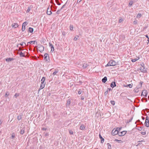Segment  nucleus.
I'll list each match as a JSON object with an SVG mask.
<instances>
[{"mask_svg":"<svg viewBox=\"0 0 149 149\" xmlns=\"http://www.w3.org/2000/svg\"><path fill=\"white\" fill-rule=\"evenodd\" d=\"M45 80V78L44 77H42V79L41 80V83L43 84H45L44 83Z\"/></svg>","mask_w":149,"mask_h":149,"instance_id":"obj_17","label":"nucleus"},{"mask_svg":"<svg viewBox=\"0 0 149 149\" xmlns=\"http://www.w3.org/2000/svg\"><path fill=\"white\" fill-rule=\"evenodd\" d=\"M1 121L0 120V125L1 124Z\"/></svg>","mask_w":149,"mask_h":149,"instance_id":"obj_63","label":"nucleus"},{"mask_svg":"<svg viewBox=\"0 0 149 149\" xmlns=\"http://www.w3.org/2000/svg\"><path fill=\"white\" fill-rule=\"evenodd\" d=\"M77 36V37H75V38H74V40H75V41H76V40H77V38H78V37H79V36Z\"/></svg>","mask_w":149,"mask_h":149,"instance_id":"obj_46","label":"nucleus"},{"mask_svg":"<svg viewBox=\"0 0 149 149\" xmlns=\"http://www.w3.org/2000/svg\"><path fill=\"white\" fill-rule=\"evenodd\" d=\"M142 118L143 120H144L145 119V118L143 117H142Z\"/></svg>","mask_w":149,"mask_h":149,"instance_id":"obj_60","label":"nucleus"},{"mask_svg":"<svg viewBox=\"0 0 149 149\" xmlns=\"http://www.w3.org/2000/svg\"><path fill=\"white\" fill-rule=\"evenodd\" d=\"M139 59V58L138 57L136 58H135L134 59H132V61L133 62H134L138 60Z\"/></svg>","mask_w":149,"mask_h":149,"instance_id":"obj_24","label":"nucleus"},{"mask_svg":"<svg viewBox=\"0 0 149 149\" xmlns=\"http://www.w3.org/2000/svg\"><path fill=\"white\" fill-rule=\"evenodd\" d=\"M47 129L46 128H42V130H46Z\"/></svg>","mask_w":149,"mask_h":149,"instance_id":"obj_53","label":"nucleus"},{"mask_svg":"<svg viewBox=\"0 0 149 149\" xmlns=\"http://www.w3.org/2000/svg\"><path fill=\"white\" fill-rule=\"evenodd\" d=\"M146 38H149L148 36L147 35H146Z\"/></svg>","mask_w":149,"mask_h":149,"instance_id":"obj_57","label":"nucleus"},{"mask_svg":"<svg viewBox=\"0 0 149 149\" xmlns=\"http://www.w3.org/2000/svg\"><path fill=\"white\" fill-rule=\"evenodd\" d=\"M140 83H141V86L142 84V83H141V82H140Z\"/></svg>","mask_w":149,"mask_h":149,"instance_id":"obj_62","label":"nucleus"},{"mask_svg":"<svg viewBox=\"0 0 149 149\" xmlns=\"http://www.w3.org/2000/svg\"><path fill=\"white\" fill-rule=\"evenodd\" d=\"M38 48L39 49L38 50L40 52H42L44 50V47L41 45H40L38 47Z\"/></svg>","mask_w":149,"mask_h":149,"instance_id":"obj_7","label":"nucleus"},{"mask_svg":"<svg viewBox=\"0 0 149 149\" xmlns=\"http://www.w3.org/2000/svg\"><path fill=\"white\" fill-rule=\"evenodd\" d=\"M88 65L87 63H84L83 65V68L84 69H85L87 67Z\"/></svg>","mask_w":149,"mask_h":149,"instance_id":"obj_16","label":"nucleus"},{"mask_svg":"<svg viewBox=\"0 0 149 149\" xmlns=\"http://www.w3.org/2000/svg\"><path fill=\"white\" fill-rule=\"evenodd\" d=\"M116 62L113 60L110 61L108 63L105 65V67H107L109 66H114L116 65Z\"/></svg>","mask_w":149,"mask_h":149,"instance_id":"obj_1","label":"nucleus"},{"mask_svg":"<svg viewBox=\"0 0 149 149\" xmlns=\"http://www.w3.org/2000/svg\"><path fill=\"white\" fill-rule=\"evenodd\" d=\"M61 9L58 10L56 12V14L57 15L59 14L60 13V12L61 11Z\"/></svg>","mask_w":149,"mask_h":149,"instance_id":"obj_39","label":"nucleus"},{"mask_svg":"<svg viewBox=\"0 0 149 149\" xmlns=\"http://www.w3.org/2000/svg\"><path fill=\"white\" fill-rule=\"evenodd\" d=\"M31 10V8L30 7L28 8V9L26 11L27 13H29V12Z\"/></svg>","mask_w":149,"mask_h":149,"instance_id":"obj_38","label":"nucleus"},{"mask_svg":"<svg viewBox=\"0 0 149 149\" xmlns=\"http://www.w3.org/2000/svg\"><path fill=\"white\" fill-rule=\"evenodd\" d=\"M141 134L143 135H145L146 134V132H141Z\"/></svg>","mask_w":149,"mask_h":149,"instance_id":"obj_42","label":"nucleus"},{"mask_svg":"<svg viewBox=\"0 0 149 149\" xmlns=\"http://www.w3.org/2000/svg\"><path fill=\"white\" fill-rule=\"evenodd\" d=\"M81 93V91L79 90L78 92V93L79 94H80Z\"/></svg>","mask_w":149,"mask_h":149,"instance_id":"obj_51","label":"nucleus"},{"mask_svg":"<svg viewBox=\"0 0 149 149\" xmlns=\"http://www.w3.org/2000/svg\"><path fill=\"white\" fill-rule=\"evenodd\" d=\"M148 42H149V38H148Z\"/></svg>","mask_w":149,"mask_h":149,"instance_id":"obj_64","label":"nucleus"},{"mask_svg":"<svg viewBox=\"0 0 149 149\" xmlns=\"http://www.w3.org/2000/svg\"><path fill=\"white\" fill-rule=\"evenodd\" d=\"M134 91L135 93H137L139 92V90L138 88H136L134 90Z\"/></svg>","mask_w":149,"mask_h":149,"instance_id":"obj_21","label":"nucleus"},{"mask_svg":"<svg viewBox=\"0 0 149 149\" xmlns=\"http://www.w3.org/2000/svg\"><path fill=\"white\" fill-rule=\"evenodd\" d=\"M25 26H22V31H24L25 30Z\"/></svg>","mask_w":149,"mask_h":149,"instance_id":"obj_37","label":"nucleus"},{"mask_svg":"<svg viewBox=\"0 0 149 149\" xmlns=\"http://www.w3.org/2000/svg\"><path fill=\"white\" fill-rule=\"evenodd\" d=\"M144 125L145 126L147 127H149V121L148 116H147L146 117V121L144 123Z\"/></svg>","mask_w":149,"mask_h":149,"instance_id":"obj_3","label":"nucleus"},{"mask_svg":"<svg viewBox=\"0 0 149 149\" xmlns=\"http://www.w3.org/2000/svg\"><path fill=\"white\" fill-rule=\"evenodd\" d=\"M44 60L47 62H49V55L47 54H45L44 55Z\"/></svg>","mask_w":149,"mask_h":149,"instance_id":"obj_4","label":"nucleus"},{"mask_svg":"<svg viewBox=\"0 0 149 149\" xmlns=\"http://www.w3.org/2000/svg\"><path fill=\"white\" fill-rule=\"evenodd\" d=\"M58 72V70H55V71L53 73V75L54 76Z\"/></svg>","mask_w":149,"mask_h":149,"instance_id":"obj_22","label":"nucleus"},{"mask_svg":"<svg viewBox=\"0 0 149 149\" xmlns=\"http://www.w3.org/2000/svg\"><path fill=\"white\" fill-rule=\"evenodd\" d=\"M45 84H41L40 86L39 90L42 89L45 87Z\"/></svg>","mask_w":149,"mask_h":149,"instance_id":"obj_14","label":"nucleus"},{"mask_svg":"<svg viewBox=\"0 0 149 149\" xmlns=\"http://www.w3.org/2000/svg\"><path fill=\"white\" fill-rule=\"evenodd\" d=\"M32 42H33V44H35L36 42V41H31L28 43V45L29 43L31 44Z\"/></svg>","mask_w":149,"mask_h":149,"instance_id":"obj_31","label":"nucleus"},{"mask_svg":"<svg viewBox=\"0 0 149 149\" xmlns=\"http://www.w3.org/2000/svg\"><path fill=\"white\" fill-rule=\"evenodd\" d=\"M147 93H148L147 91L146 90H144L142 91L141 95V96H143L146 97L147 96Z\"/></svg>","mask_w":149,"mask_h":149,"instance_id":"obj_5","label":"nucleus"},{"mask_svg":"<svg viewBox=\"0 0 149 149\" xmlns=\"http://www.w3.org/2000/svg\"><path fill=\"white\" fill-rule=\"evenodd\" d=\"M67 2H66L65 4L62 6V7L61 8V10H62V9L64 8L66 6V4H67Z\"/></svg>","mask_w":149,"mask_h":149,"instance_id":"obj_34","label":"nucleus"},{"mask_svg":"<svg viewBox=\"0 0 149 149\" xmlns=\"http://www.w3.org/2000/svg\"><path fill=\"white\" fill-rule=\"evenodd\" d=\"M137 21L136 20H134L133 21V24H137Z\"/></svg>","mask_w":149,"mask_h":149,"instance_id":"obj_50","label":"nucleus"},{"mask_svg":"<svg viewBox=\"0 0 149 149\" xmlns=\"http://www.w3.org/2000/svg\"><path fill=\"white\" fill-rule=\"evenodd\" d=\"M143 129V127H141L139 128L138 129V130L139 131H141Z\"/></svg>","mask_w":149,"mask_h":149,"instance_id":"obj_44","label":"nucleus"},{"mask_svg":"<svg viewBox=\"0 0 149 149\" xmlns=\"http://www.w3.org/2000/svg\"><path fill=\"white\" fill-rule=\"evenodd\" d=\"M69 133L70 134H73V131L71 130H70L69 131Z\"/></svg>","mask_w":149,"mask_h":149,"instance_id":"obj_43","label":"nucleus"},{"mask_svg":"<svg viewBox=\"0 0 149 149\" xmlns=\"http://www.w3.org/2000/svg\"><path fill=\"white\" fill-rule=\"evenodd\" d=\"M123 20L121 19H120L119 20V23H121L122 22Z\"/></svg>","mask_w":149,"mask_h":149,"instance_id":"obj_54","label":"nucleus"},{"mask_svg":"<svg viewBox=\"0 0 149 149\" xmlns=\"http://www.w3.org/2000/svg\"><path fill=\"white\" fill-rule=\"evenodd\" d=\"M27 22H24L22 25V26H26L27 24Z\"/></svg>","mask_w":149,"mask_h":149,"instance_id":"obj_29","label":"nucleus"},{"mask_svg":"<svg viewBox=\"0 0 149 149\" xmlns=\"http://www.w3.org/2000/svg\"><path fill=\"white\" fill-rule=\"evenodd\" d=\"M116 141H120V140H117V139L116 140Z\"/></svg>","mask_w":149,"mask_h":149,"instance_id":"obj_61","label":"nucleus"},{"mask_svg":"<svg viewBox=\"0 0 149 149\" xmlns=\"http://www.w3.org/2000/svg\"><path fill=\"white\" fill-rule=\"evenodd\" d=\"M85 127L84 125H81L80 127V129L81 130H84L85 129Z\"/></svg>","mask_w":149,"mask_h":149,"instance_id":"obj_20","label":"nucleus"},{"mask_svg":"<svg viewBox=\"0 0 149 149\" xmlns=\"http://www.w3.org/2000/svg\"><path fill=\"white\" fill-rule=\"evenodd\" d=\"M19 95V93H16L15 95L14 96V97H15V98H17L18 96Z\"/></svg>","mask_w":149,"mask_h":149,"instance_id":"obj_28","label":"nucleus"},{"mask_svg":"<svg viewBox=\"0 0 149 149\" xmlns=\"http://www.w3.org/2000/svg\"><path fill=\"white\" fill-rule=\"evenodd\" d=\"M55 1L56 2H57L58 1V0H55Z\"/></svg>","mask_w":149,"mask_h":149,"instance_id":"obj_59","label":"nucleus"},{"mask_svg":"<svg viewBox=\"0 0 149 149\" xmlns=\"http://www.w3.org/2000/svg\"><path fill=\"white\" fill-rule=\"evenodd\" d=\"M118 133V131L117 130V129L116 130L115 129H113L111 132V134L113 135H116Z\"/></svg>","mask_w":149,"mask_h":149,"instance_id":"obj_6","label":"nucleus"},{"mask_svg":"<svg viewBox=\"0 0 149 149\" xmlns=\"http://www.w3.org/2000/svg\"><path fill=\"white\" fill-rule=\"evenodd\" d=\"M51 8H49V6L47 9V14L49 15H51L52 13V12L51 11Z\"/></svg>","mask_w":149,"mask_h":149,"instance_id":"obj_8","label":"nucleus"},{"mask_svg":"<svg viewBox=\"0 0 149 149\" xmlns=\"http://www.w3.org/2000/svg\"><path fill=\"white\" fill-rule=\"evenodd\" d=\"M84 97H82L81 98V100H84Z\"/></svg>","mask_w":149,"mask_h":149,"instance_id":"obj_58","label":"nucleus"},{"mask_svg":"<svg viewBox=\"0 0 149 149\" xmlns=\"http://www.w3.org/2000/svg\"><path fill=\"white\" fill-rule=\"evenodd\" d=\"M121 134H122V136H124L125 135L126 133V131H124L121 132Z\"/></svg>","mask_w":149,"mask_h":149,"instance_id":"obj_26","label":"nucleus"},{"mask_svg":"<svg viewBox=\"0 0 149 149\" xmlns=\"http://www.w3.org/2000/svg\"><path fill=\"white\" fill-rule=\"evenodd\" d=\"M110 86L112 88H114L116 86V83L115 81L113 82L111 84Z\"/></svg>","mask_w":149,"mask_h":149,"instance_id":"obj_11","label":"nucleus"},{"mask_svg":"<svg viewBox=\"0 0 149 149\" xmlns=\"http://www.w3.org/2000/svg\"><path fill=\"white\" fill-rule=\"evenodd\" d=\"M29 31L30 32L32 33L33 32V29L32 28L29 27Z\"/></svg>","mask_w":149,"mask_h":149,"instance_id":"obj_19","label":"nucleus"},{"mask_svg":"<svg viewBox=\"0 0 149 149\" xmlns=\"http://www.w3.org/2000/svg\"><path fill=\"white\" fill-rule=\"evenodd\" d=\"M49 47H50L51 49V52H52L54 50V47L50 43H49Z\"/></svg>","mask_w":149,"mask_h":149,"instance_id":"obj_9","label":"nucleus"},{"mask_svg":"<svg viewBox=\"0 0 149 149\" xmlns=\"http://www.w3.org/2000/svg\"><path fill=\"white\" fill-rule=\"evenodd\" d=\"M111 104L113 105H114L115 104V102L114 101H111Z\"/></svg>","mask_w":149,"mask_h":149,"instance_id":"obj_32","label":"nucleus"},{"mask_svg":"<svg viewBox=\"0 0 149 149\" xmlns=\"http://www.w3.org/2000/svg\"><path fill=\"white\" fill-rule=\"evenodd\" d=\"M118 135L120 136H122V134H121V132H118Z\"/></svg>","mask_w":149,"mask_h":149,"instance_id":"obj_48","label":"nucleus"},{"mask_svg":"<svg viewBox=\"0 0 149 149\" xmlns=\"http://www.w3.org/2000/svg\"><path fill=\"white\" fill-rule=\"evenodd\" d=\"M133 4V2L132 1H131L130 2L129 4V6H131Z\"/></svg>","mask_w":149,"mask_h":149,"instance_id":"obj_35","label":"nucleus"},{"mask_svg":"<svg viewBox=\"0 0 149 149\" xmlns=\"http://www.w3.org/2000/svg\"><path fill=\"white\" fill-rule=\"evenodd\" d=\"M128 86H129V87L130 88H132V85L131 84H129L128 85H127V86H125V87H128Z\"/></svg>","mask_w":149,"mask_h":149,"instance_id":"obj_36","label":"nucleus"},{"mask_svg":"<svg viewBox=\"0 0 149 149\" xmlns=\"http://www.w3.org/2000/svg\"><path fill=\"white\" fill-rule=\"evenodd\" d=\"M70 30L72 31V30L73 29V26L72 25H70Z\"/></svg>","mask_w":149,"mask_h":149,"instance_id":"obj_30","label":"nucleus"},{"mask_svg":"<svg viewBox=\"0 0 149 149\" xmlns=\"http://www.w3.org/2000/svg\"><path fill=\"white\" fill-rule=\"evenodd\" d=\"M99 136L100 138V139H101V143H103L104 142V139L102 137L101 135L100 134H99Z\"/></svg>","mask_w":149,"mask_h":149,"instance_id":"obj_12","label":"nucleus"},{"mask_svg":"<svg viewBox=\"0 0 149 149\" xmlns=\"http://www.w3.org/2000/svg\"><path fill=\"white\" fill-rule=\"evenodd\" d=\"M82 0H78V1H77V3H79Z\"/></svg>","mask_w":149,"mask_h":149,"instance_id":"obj_56","label":"nucleus"},{"mask_svg":"<svg viewBox=\"0 0 149 149\" xmlns=\"http://www.w3.org/2000/svg\"><path fill=\"white\" fill-rule=\"evenodd\" d=\"M107 80V78L106 77H105L102 79V81L103 82L105 83Z\"/></svg>","mask_w":149,"mask_h":149,"instance_id":"obj_13","label":"nucleus"},{"mask_svg":"<svg viewBox=\"0 0 149 149\" xmlns=\"http://www.w3.org/2000/svg\"><path fill=\"white\" fill-rule=\"evenodd\" d=\"M107 147H108L107 149H111V145L110 144H109V143H107Z\"/></svg>","mask_w":149,"mask_h":149,"instance_id":"obj_25","label":"nucleus"},{"mask_svg":"<svg viewBox=\"0 0 149 149\" xmlns=\"http://www.w3.org/2000/svg\"><path fill=\"white\" fill-rule=\"evenodd\" d=\"M70 103V100H68L67 103V105H69Z\"/></svg>","mask_w":149,"mask_h":149,"instance_id":"obj_41","label":"nucleus"},{"mask_svg":"<svg viewBox=\"0 0 149 149\" xmlns=\"http://www.w3.org/2000/svg\"><path fill=\"white\" fill-rule=\"evenodd\" d=\"M24 44H25V45H26V43H25V42H22L20 44V45L21 46H22V45H23V44H24Z\"/></svg>","mask_w":149,"mask_h":149,"instance_id":"obj_49","label":"nucleus"},{"mask_svg":"<svg viewBox=\"0 0 149 149\" xmlns=\"http://www.w3.org/2000/svg\"><path fill=\"white\" fill-rule=\"evenodd\" d=\"M12 26L14 28H16L18 26V25L17 23H14L12 24Z\"/></svg>","mask_w":149,"mask_h":149,"instance_id":"obj_10","label":"nucleus"},{"mask_svg":"<svg viewBox=\"0 0 149 149\" xmlns=\"http://www.w3.org/2000/svg\"><path fill=\"white\" fill-rule=\"evenodd\" d=\"M9 95V93L8 92H7L6 93L5 95V96L6 97H8V95Z\"/></svg>","mask_w":149,"mask_h":149,"instance_id":"obj_33","label":"nucleus"},{"mask_svg":"<svg viewBox=\"0 0 149 149\" xmlns=\"http://www.w3.org/2000/svg\"><path fill=\"white\" fill-rule=\"evenodd\" d=\"M15 136L14 134H13L11 136V138L12 139H14L15 138Z\"/></svg>","mask_w":149,"mask_h":149,"instance_id":"obj_45","label":"nucleus"},{"mask_svg":"<svg viewBox=\"0 0 149 149\" xmlns=\"http://www.w3.org/2000/svg\"><path fill=\"white\" fill-rule=\"evenodd\" d=\"M24 130L25 129L24 128H22V129L21 130L20 134H23L24 133Z\"/></svg>","mask_w":149,"mask_h":149,"instance_id":"obj_18","label":"nucleus"},{"mask_svg":"<svg viewBox=\"0 0 149 149\" xmlns=\"http://www.w3.org/2000/svg\"><path fill=\"white\" fill-rule=\"evenodd\" d=\"M19 55L20 57H25V56L22 52H21L19 53Z\"/></svg>","mask_w":149,"mask_h":149,"instance_id":"obj_23","label":"nucleus"},{"mask_svg":"<svg viewBox=\"0 0 149 149\" xmlns=\"http://www.w3.org/2000/svg\"><path fill=\"white\" fill-rule=\"evenodd\" d=\"M144 66V64L141 65V67H140V70L141 72L145 73L147 72V69L145 68Z\"/></svg>","mask_w":149,"mask_h":149,"instance_id":"obj_2","label":"nucleus"},{"mask_svg":"<svg viewBox=\"0 0 149 149\" xmlns=\"http://www.w3.org/2000/svg\"><path fill=\"white\" fill-rule=\"evenodd\" d=\"M107 93V91L105 92L104 93V95H106Z\"/></svg>","mask_w":149,"mask_h":149,"instance_id":"obj_55","label":"nucleus"},{"mask_svg":"<svg viewBox=\"0 0 149 149\" xmlns=\"http://www.w3.org/2000/svg\"><path fill=\"white\" fill-rule=\"evenodd\" d=\"M13 60V58H7L6 59V61H11Z\"/></svg>","mask_w":149,"mask_h":149,"instance_id":"obj_15","label":"nucleus"},{"mask_svg":"<svg viewBox=\"0 0 149 149\" xmlns=\"http://www.w3.org/2000/svg\"><path fill=\"white\" fill-rule=\"evenodd\" d=\"M22 118V116L21 115L18 116H17V119L19 120H21Z\"/></svg>","mask_w":149,"mask_h":149,"instance_id":"obj_27","label":"nucleus"},{"mask_svg":"<svg viewBox=\"0 0 149 149\" xmlns=\"http://www.w3.org/2000/svg\"><path fill=\"white\" fill-rule=\"evenodd\" d=\"M141 16V14L140 13L138 14L137 16V17L138 18H140Z\"/></svg>","mask_w":149,"mask_h":149,"instance_id":"obj_40","label":"nucleus"},{"mask_svg":"<svg viewBox=\"0 0 149 149\" xmlns=\"http://www.w3.org/2000/svg\"><path fill=\"white\" fill-rule=\"evenodd\" d=\"M62 34L63 35L65 36L66 34V33L65 31H63L62 32Z\"/></svg>","mask_w":149,"mask_h":149,"instance_id":"obj_47","label":"nucleus"},{"mask_svg":"<svg viewBox=\"0 0 149 149\" xmlns=\"http://www.w3.org/2000/svg\"><path fill=\"white\" fill-rule=\"evenodd\" d=\"M56 3L58 5H61V3L59 2L58 1Z\"/></svg>","mask_w":149,"mask_h":149,"instance_id":"obj_52","label":"nucleus"}]
</instances>
